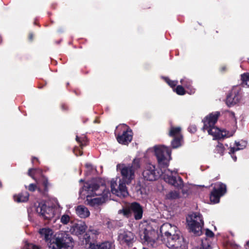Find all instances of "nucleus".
Segmentation results:
<instances>
[{
  "label": "nucleus",
  "instance_id": "nucleus-24",
  "mask_svg": "<svg viewBox=\"0 0 249 249\" xmlns=\"http://www.w3.org/2000/svg\"><path fill=\"white\" fill-rule=\"evenodd\" d=\"M247 144L245 141L241 140L239 142H235V146L231 147V153L235 152L237 151L244 149Z\"/></svg>",
  "mask_w": 249,
  "mask_h": 249
},
{
  "label": "nucleus",
  "instance_id": "nucleus-16",
  "mask_svg": "<svg viewBox=\"0 0 249 249\" xmlns=\"http://www.w3.org/2000/svg\"><path fill=\"white\" fill-rule=\"evenodd\" d=\"M177 227H174L175 233L172 235V249H185L183 246V239L179 231L176 230Z\"/></svg>",
  "mask_w": 249,
  "mask_h": 249
},
{
  "label": "nucleus",
  "instance_id": "nucleus-15",
  "mask_svg": "<svg viewBox=\"0 0 249 249\" xmlns=\"http://www.w3.org/2000/svg\"><path fill=\"white\" fill-rule=\"evenodd\" d=\"M171 224L169 223H164L160 228V232L161 234V242L169 249L171 248L170 244L171 240Z\"/></svg>",
  "mask_w": 249,
  "mask_h": 249
},
{
  "label": "nucleus",
  "instance_id": "nucleus-1",
  "mask_svg": "<svg viewBox=\"0 0 249 249\" xmlns=\"http://www.w3.org/2000/svg\"><path fill=\"white\" fill-rule=\"evenodd\" d=\"M81 196L86 197L88 204L95 206L104 203L110 196L108 189L100 179H92L84 183L79 192Z\"/></svg>",
  "mask_w": 249,
  "mask_h": 249
},
{
  "label": "nucleus",
  "instance_id": "nucleus-50",
  "mask_svg": "<svg viewBox=\"0 0 249 249\" xmlns=\"http://www.w3.org/2000/svg\"><path fill=\"white\" fill-rule=\"evenodd\" d=\"M168 133H169V135L170 136H171V128H170L169 129Z\"/></svg>",
  "mask_w": 249,
  "mask_h": 249
},
{
  "label": "nucleus",
  "instance_id": "nucleus-21",
  "mask_svg": "<svg viewBox=\"0 0 249 249\" xmlns=\"http://www.w3.org/2000/svg\"><path fill=\"white\" fill-rule=\"evenodd\" d=\"M213 190L222 196L227 192V186L223 183L218 182L215 184Z\"/></svg>",
  "mask_w": 249,
  "mask_h": 249
},
{
  "label": "nucleus",
  "instance_id": "nucleus-23",
  "mask_svg": "<svg viewBox=\"0 0 249 249\" xmlns=\"http://www.w3.org/2000/svg\"><path fill=\"white\" fill-rule=\"evenodd\" d=\"M76 214L81 218H86L88 217L90 213L88 209L83 205H79L76 209Z\"/></svg>",
  "mask_w": 249,
  "mask_h": 249
},
{
  "label": "nucleus",
  "instance_id": "nucleus-11",
  "mask_svg": "<svg viewBox=\"0 0 249 249\" xmlns=\"http://www.w3.org/2000/svg\"><path fill=\"white\" fill-rule=\"evenodd\" d=\"M115 133L117 141L121 144H127L132 139V132L125 124L117 126Z\"/></svg>",
  "mask_w": 249,
  "mask_h": 249
},
{
  "label": "nucleus",
  "instance_id": "nucleus-4",
  "mask_svg": "<svg viewBox=\"0 0 249 249\" xmlns=\"http://www.w3.org/2000/svg\"><path fill=\"white\" fill-rule=\"evenodd\" d=\"M142 176L144 179L149 181H154L161 177L163 179L169 184H171V171L169 169L161 171L157 169L155 165L147 164L142 172Z\"/></svg>",
  "mask_w": 249,
  "mask_h": 249
},
{
  "label": "nucleus",
  "instance_id": "nucleus-38",
  "mask_svg": "<svg viewBox=\"0 0 249 249\" xmlns=\"http://www.w3.org/2000/svg\"><path fill=\"white\" fill-rule=\"evenodd\" d=\"M42 179V184L44 187V189L46 190L47 186H48V180H47V178H46L45 177H43Z\"/></svg>",
  "mask_w": 249,
  "mask_h": 249
},
{
  "label": "nucleus",
  "instance_id": "nucleus-45",
  "mask_svg": "<svg viewBox=\"0 0 249 249\" xmlns=\"http://www.w3.org/2000/svg\"><path fill=\"white\" fill-rule=\"evenodd\" d=\"M234 153L235 152H233V153H231V149H230V151L229 152V154L231 155V158L233 159V160L234 161H236V160H237V157L236 156L234 155Z\"/></svg>",
  "mask_w": 249,
  "mask_h": 249
},
{
  "label": "nucleus",
  "instance_id": "nucleus-51",
  "mask_svg": "<svg viewBox=\"0 0 249 249\" xmlns=\"http://www.w3.org/2000/svg\"><path fill=\"white\" fill-rule=\"evenodd\" d=\"M34 159H36V160H37V158H33L32 159V162H34Z\"/></svg>",
  "mask_w": 249,
  "mask_h": 249
},
{
  "label": "nucleus",
  "instance_id": "nucleus-34",
  "mask_svg": "<svg viewBox=\"0 0 249 249\" xmlns=\"http://www.w3.org/2000/svg\"><path fill=\"white\" fill-rule=\"evenodd\" d=\"M76 140L78 142L80 143L81 148H82V147L86 144L87 141L85 137L83 136L82 137H79L77 136H76Z\"/></svg>",
  "mask_w": 249,
  "mask_h": 249
},
{
  "label": "nucleus",
  "instance_id": "nucleus-52",
  "mask_svg": "<svg viewBox=\"0 0 249 249\" xmlns=\"http://www.w3.org/2000/svg\"><path fill=\"white\" fill-rule=\"evenodd\" d=\"M83 181H84L83 179H81L80 180V182H83Z\"/></svg>",
  "mask_w": 249,
  "mask_h": 249
},
{
  "label": "nucleus",
  "instance_id": "nucleus-18",
  "mask_svg": "<svg viewBox=\"0 0 249 249\" xmlns=\"http://www.w3.org/2000/svg\"><path fill=\"white\" fill-rule=\"evenodd\" d=\"M180 82L181 85L186 89L187 93L190 95L195 93L196 89L192 86V80L187 77H184L180 79Z\"/></svg>",
  "mask_w": 249,
  "mask_h": 249
},
{
  "label": "nucleus",
  "instance_id": "nucleus-8",
  "mask_svg": "<svg viewBox=\"0 0 249 249\" xmlns=\"http://www.w3.org/2000/svg\"><path fill=\"white\" fill-rule=\"evenodd\" d=\"M140 239L143 244L152 247H156L160 244L158 231L150 226L140 233Z\"/></svg>",
  "mask_w": 249,
  "mask_h": 249
},
{
  "label": "nucleus",
  "instance_id": "nucleus-35",
  "mask_svg": "<svg viewBox=\"0 0 249 249\" xmlns=\"http://www.w3.org/2000/svg\"><path fill=\"white\" fill-rule=\"evenodd\" d=\"M196 130V127L195 125H190L188 128V131L191 133H195Z\"/></svg>",
  "mask_w": 249,
  "mask_h": 249
},
{
  "label": "nucleus",
  "instance_id": "nucleus-19",
  "mask_svg": "<svg viewBox=\"0 0 249 249\" xmlns=\"http://www.w3.org/2000/svg\"><path fill=\"white\" fill-rule=\"evenodd\" d=\"M87 226L84 223H81L78 224H75L72 226L71 229V232L77 235H81L85 232Z\"/></svg>",
  "mask_w": 249,
  "mask_h": 249
},
{
  "label": "nucleus",
  "instance_id": "nucleus-20",
  "mask_svg": "<svg viewBox=\"0 0 249 249\" xmlns=\"http://www.w3.org/2000/svg\"><path fill=\"white\" fill-rule=\"evenodd\" d=\"M41 237L47 242H49L53 237V231L49 228H43L39 231Z\"/></svg>",
  "mask_w": 249,
  "mask_h": 249
},
{
  "label": "nucleus",
  "instance_id": "nucleus-36",
  "mask_svg": "<svg viewBox=\"0 0 249 249\" xmlns=\"http://www.w3.org/2000/svg\"><path fill=\"white\" fill-rule=\"evenodd\" d=\"M205 234L207 237H213L214 236L213 232L209 229L206 230Z\"/></svg>",
  "mask_w": 249,
  "mask_h": 249
},
{
  "label": "nucleus",
  "instance_id": "nucleus-37",
  "mask_svg": "<svg viewBox=\"0 0 249 249\" xmlns=\"http://www.w3.org/2000/svg\"><path fill=\"white\" fill-rule=\"evenodd\" d=\"M89 233H91V234L96 235V234H98V231L97 230H93H93H89V231H88V233H87L86 234V235L87 236V237H85V238L86 239H87V238H89V237L90 235L88 236V235L89 234Z\"/></svg>",
  "mask_w": 249,
  "mask_h": 249
},
{
  "label": "nucleus",
  "instance_id": "nucleus-46",
  "mask_svg": "<svg viewBox=\"0 0 249 249\" xmlns=\"http://www.w3.org/2000/svg\"><path fill=\"white\" fill-rule=\"evenodd\" d=\"M245 248L246 249H248L249 248V240L246 243Z\"/></svg>",
  "mask_w": 249,
  "mask_h": 249
},
{
  "label": "nucleus",
  "instance_id": "nucleus-14",
  "mask_svg": "<svg viewBox=\"0 0 249 249\" xmlns=\"http://www.w3.org/2000/svg\"><path fill=\"white\" fill-rule=\"evenodd\" d=\"M184 137L180 126H172V149L181 147L184 145Z\"/></svg>",
  "mask_w": 249,
  "mask_h": 249
},
{
  "label": "nucleus",
  "instance_id": "nucleus-42",
  "mask_svg": "<svg viewBox=\"0 0 249 249\" xmlns=\"http://www.w3.org/2000/svg\"><path fill=\"white\" fill-rule=\"evenodd\" d=\"M36 169H30L28 171V175L29 176H31L33 178H34L33 175L35 174V173L36 172Z\"/></svg>",
  "mask_w": 249,
  "mask_h": 249
},
{
  "label": "nucleus",
  "instance_id": "nucleus-6",
  "mask_svg": "<svg viewBox=\"0 0 249 249\" xmlns=\"http://www.w3.org/2000/svg\"><path fill=\"white\" fill-rule=\"evenodd\" d=\"M186 222L190 231L196 236H200L202 234L204 222L201 214L198 212L189 214L186 217Z\"/></svg>",
  "mask_w": 249,
  "mask_h": 249
},
{
  "label": "nucleus",
  "instance_id": "nucleus-17",
  "mask_svg": "<svg viewBox=\"0 0 249 249\" xmlns=\"http://www.w3.org/2000/svg\"><path fill=\"white\" fill-rule=\"evenodd\" d=\"M134 235L132 232L128 231H120L118 235V240L121 244L129 245L132 243Z\"/></svg>",
  "mask_w": 249,
  "mask_h": 249
},
{
  "label": "nucleus",
  "instance_id": "nucleus-47",
  "mask_svg": "<svg viewBox=\"0 0 249 249\" xmlns=\"http://www.w3.org/2000/svg\"><path fill=\"white\" fill-rule=\"evenodd\" d=\"M172 87L173 86H175V85L177 84V81H173L172 80Z\"/></svg>",
  "mask_w": 249,
  "mask_h": 249
},
{
  "label": "nucleus",
  "instance_id": "nucleus-2",
  "mask_svg": "<svg viewBox=\"0 0 249 249\" xmlns=\"http://www.w3.org/2000/svg\"><path fill=\"white\" fill-rule=\"evenodd\" d=\"M117 170L121 173L122 178L119 179L118 186L116 180L112 179L111 181V192L118 196L124 197L128 195L126 185L130 183L132 180L134 178L135 171L130 167V164L123 163L117 165Z\"/></svg>",
  "mask_w": 249,
  "mask_h": 249
},
{
  "label": "nucleus",
  "instance_id": "nucleus-13",
  "mask_svg": "<svg viewBox=\"0 0 249 249\" xmlns=\"http://www.w3.org/2000/svg\"><path fill=\"white\" fill-rule=\"evenodd\" d=\"M120 214L129 217L133 213L136 220H139L142 218L143 211L142 206L137 202L131 204L129 207L125 208L119 211Z\"/></svg>",
  "mask_w": 249,
  "mask_h": 249
},
{
  "label": "nucleus",
  "instance_id": "nucleus-12",
  "mask_svg": "<svg viewBox=\"0 0 249 249\" xmlns=\"http://www.w3.org/2000/svg\"><path fill=\"white\" fill-rule=\"evenodd\" d=\"M244 92L240 86H234L229 92L226 97V104L232 107L239 103L243 98Z\"/></svg>",
  "mask_w": 249,
  "mask_h": 249
},
{
  "label": "nucleus",
  "instance_id": "nucleus-9",
  "mask_svg": "<svg viewBox=\"0 0 249 249\" xmlns=\"http://www.w3.org/2000/svg\"><path fill=\"white\" fill-rule=\"evenodd\" d=\"M154 149L158 165L160 170L163 171L170 164L171 156L169 149L163 145H155Z\"/></svg>",
  "mask_w": 249,
  "mask_h": 249
},
{
  "label": "nucleus",
  "instance_id": "nucleus-33",
  "mask_svg": "<svg viewBox=\"0 0 249 249\" xmlns=\"http://www.w3.org/2000/svg\"><path fill=\"white\" fill-rule=\"evenodd\" d=\"M39 246L33 243L26 242L23 249H40Z\"/></svg>",
  "mask_w": 249,
  "mask_h": 249
},
{
  "label": "nucleus",
  "instance_id": "nucleus-29",
  "mask_svg": "<svg viewBox=\"0 0 249 249\" xmlns=\"http://www.w3.org/2000/svg\"><path fill=\"white\" fill-rule=\"evenodd\" d=\"M173 90L179 95H184L187 93V90L182 85L177 86L176 88L173 89Z\"/></svg>",
  "mask_w": 249,
  "mask_h": 249
},
{
  "label": "nucleus",
  "instance_id": "nucleus-25",
  "mask_svg": "<svg viewBox=\"0 0 249 249\" xmlns=\"http://www.w3.org/2000/svg\"><path fill=\"white\" fill-rule=\"evenodd\" d=\"M29 194L27 192H22L18 195H15L14 198L17 202H25L28 201Z\"/></svg>",
  "mask_w": 249,
  "mask_h": 249
},
{
  "label": "nucleus",
  "instance_id": "nucleus-7",
  "mask_svg": "<svg viewBox=\"0 0 249 249\" xmlns=\"http://www.w3.org/2000/svg\"><path fill=\"white\" fill-rule=\"evenodd\" d=\"M40 216L46 219H50L60 213V209L58 206L47 207L43 202H37L31 208Z\"/></svg>",
  "mask_w": 249,
  "mask_h": 249
},
{
  "label": "nucleus",
  "instance_id": "nucleus-39",
  "mask_svg": "<svg viewBox=\"0 0 249 249\" xmlns=\"http://www.w3.org/2000/svg\"><path fill=\"white\" fill-rule=\"evenodd\" d=\"M228 114H229V116L234 119V121L235 122V123H236V119L235 117V114L233 112L231 111H228Z\"/></svg>",
  "mask_w": 249,
  "mask_h": 249
},
{
  "label": "nucleus",
  "instance_id": "nucleus-53",
  "mask_svg": "<svg viewBox=\"0 0 249 249\" xmlns=\"http://www.w3.org/2000/svg\"><path fill=\"white\" fill-rule=\"evenodd\" d=\"M168 195H169V196L171 195V193H169L168 194Z\"/></svg>",
  "mask_w": 249,
  "mask_h": 249
},
{
  "label": "nucleus",
  "instance_id": "nucleus-32",
  "mask_svg": "<svg viewBox=\"0 0 249 249\" xmlns=\"http://www.w3.org/2000/svg\"><path fill=\"white\" fill-rule=\"evenodd\" d=\"M71 221L70 216L67 214H64L60 218V222L64 225H66Z\"/></svg>",
  "mask_w": 249,
  "mask_h": 249
},
{
  "label": "nucleus",
  "instance_id": "nucleus-54",
  "mask_svg": "<svg viewBox=\"0 0 249 249\" xmlns=\"http://www.w3.org/2000/svg\"><path fill=\"white\" fill-rule=\"evenodd\" d=\"M28 213H30V210H28Z\"/></svg>",
  "mask_w": 249,
  "mask_h": 249
},
{
  "label": "nucleus",
  "instance_id": "nucleus-48",
  "mask_svg": "<svg viewBox=\"0 0 249 249\" xmlns=\"http://www.w3.org/2000/svg\"><path fill=\"white\" fill-rule=\"evenodd\" d=\"M226 70V66H223L221 68V71H224Z\"/></svg>",
  "mask_w": 249,
  "mask_h": 249
},
{
  "label": "nucleus",
  "instance_id": "nucleus-49",
  "mask_svg": "<svg viewBox=\"0 0 249 249\" xmlns=\"http://www.w3.org/2000/svg\"><path fill=\"white\" fill-rule=\"evenodd\" d=\"M29 37L30 40H32L33 38V35L32 34H30Z\"/></svg>",
  "mask_w": 249,
  "mask_h": 249
},
{
  "label": "nucleus",
  "instance_id": "nucleus-40",
  "mask_svg": "<svg viewBox=\"0 0 249 249\" xmlns=\"http://www.w3.org/2000/svg\"><path fill=\"white\" fill-rule=\"evenodd\" d=\"M73 152L76 156H81L82 155V151H81L78 148H74Z\"/></svg>",
  "mask_w": 249,
  "mask_h": 249
},
{
  "label": "nucleus",
  "instance_id": "nucleus-28",
  "mask_svg": "<svg viewBox=\"0 0 249 249\" xmlns=\"http://www.w3.org/2000/svg\"><path fill=\"white\" fill-rule=\"evenodd\" d=\"M241 79L242 80L241 85L243 87H249V73H244L241 75Z\"/></svg>",
  "mask_w": 249,
  "mask_h": 249
},
{
  "label": "nucleus",
  "instance_id": "nucleus-27",
  "mask_svg": "<svg viewBox=\"0 0 249 249\" xmlns=\"http://www.w3.org/2000/svg\"><path fill=\"white\" fill-rule=\"evenodd\" d=\"M86 171L85 174L86 175L94 174L97 171L96 167L92 165L91 163H87L85 164Z\"/></svg>",
  "mask_w": 249,
  "mask_h": 249
},
{
  "label": "nucleus",
  "instance_id": "nucleus-31",
  "mask_svg": "<svg viewBox=\"0 0 249 249\" xmlns=\"http://www.w3.org/2000/svg\"><path fill=\"white\" fill-rule=\"evenodd\" d=\"M130 167L134 169V171L140 167V159H134Z\"/></svg>",
  "mask_w": 249,
  "mask_h": 249
},
{
  "label": "nucleus",
  "instance_id": "nucleus-26",
  "mask_svg": "<svg viewBox=\"0 0 249 249\" xmlns=\"http://www.w3.org/2000/svg\"><path fill=\"white\" fill-rule=\"evenodd\" d=\"M221 196L220 195L212 190L210 194V199L213 204H216L219 202L220 198Z\"/></svg>",
  "mask_w": 249,
  "mask_h": 249
},
{
  "label": "nucleus",
  "instance_id": "nucleus-41",
  "mask_svg": "<svg viewBox=\"0 0 249 249\" xmlns=\"http://www.w3.org/2000/svg\"><path fill=\"white\" fill-rule=\"evenodd\" d=\"M36 188V186L35 184H33V183L30 184L28 187V189L29 191H32V192L35 191Z\"/></svg>",
  "mask_w": 249,
  "mask_h": 249
},
{
  "label": "nucleus",
  "instance_id": "nucleus-5",
  "mask_svg": "<svg viewBox=\"0 0 249 249\" xmlns=\"http://www.w3.org/2000/svg\"><path fill=\"white\" fill-rule=\"evenodd\" d=\"M73 241L69 234L65 231L56 233L48 243V249H72Z\"/></svg>",
  "mask_w": 249,
  "mask_h": 249
},
{
  "label": "nucleus",
  "instance_id": "nucleus-43",
  "mask_svg": "<svg viewBox=\"0 0 249 249\" xmlns=\"http://www.w3.org/2000/svg\"><path fill=\"white\" fill-rule=\"evenodd\" d=\"M200 249H211V247L209 244H205L202 243Z\"/></svg>",
  "mask_w": 249,
  "mask_h": 249
},
{
  "label": "nucleus",
  "instance_id": "nucleus-30",
  "mask_svg": "<svg viewBox=\"0 0 249 249\" xmlns=\"http://www.w3.org/2000/svg\"><path fill=\"white\" fill-rule=\"evenodd\" d=\"M224 150L225 148L223 144L218 143L215 147L214 151L215 153L218 154L220 156H222L224 154Z\"/></svg>",
  "mask_w": 249,
  "mask_h": 249
},
{
  "label": "nucleus",
  "instance_id": "nucleus-22",
  "mask_svg": "<svg viewBox=\"0 0 249 249\" xmlns=\"http://www.w3.org/2000/svg\"><path fill=\"white\" fill-rule=\"evenodd\" d=\"M111 247V243L106 241L99 244H90L88 249H110Z\"/></svg>",
  "mask_w": 249,
  "mask_h": 249
},
{
  "label": "nucleus",
  "instance_id": "nucleus-44",
  "mask_svg": "<svg viewBox=\"0 0 249 249\" xmlns=\"http://www.w3.org/2000/svg\"><path fill=\"white\" fill-rule=\"evenodd\" d=\"M161 78L164 80L170 87H171V81L169 78L163 76H162Z\"/></svg>",
  "mask_w": 249,
  "mask_h": 249
},
{
  "label": "nucleus",
  "instance_id": "nucleus-10",
  "mask_svg": "<svg viewBox=\"0 0 249 249\" xmlns=\"http://www.w3.org/2000/svg\"><path fill=\"white\" fill-rule=\"evenodd\" d=\"M178 170H172V186L178 189V191H172V200L186 197L188 191L184 189V183L182 178L177 175Z\"/></svg>",
  "mask_w": 249,
  "mask_h": 249
},
{
  "label": "nucleus",
  "instance_id": "nucleus-3",
  "mask_svg": "<svg viewBox=\"0 0 249 249\" xmlns=\"http://www.w3.org/2000/svg\"><path fill=\"white\" fill-rule=\"evenodd\" d=\"M220 115L219 111H214L210 113L203 120L204 125L203 131H207L209 135L213 137V139H221L232 136L229 131L225 130H221L216 127L215 124Z\"/></svg>",
  "mask_w": 249,
  "mask_h": 249
}]
</instances>
